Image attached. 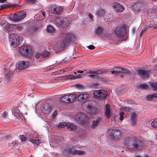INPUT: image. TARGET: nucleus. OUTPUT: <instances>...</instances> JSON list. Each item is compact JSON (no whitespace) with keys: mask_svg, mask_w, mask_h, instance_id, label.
Wrapping results in <instances>:
<instances>
[{"mask_svg":"<svg viewBox=\"0 0 157 157\" xmlns=\"http://www.w3.org/2000/svg\"><path fill=\"white\" fill-rule=\"evenodd\" d=\"M55 21L57 24L64 27H67L69 24V21L66 18L57 17L56 18Z\"/></svg>","mask_w":157,"mask_h":157,"instance_id":"nucleus-10","label":"nucleus"},{"mask_svg":"<svg viewBox=\"0 0 157 157\" xmlns=\"http://www.w3.org/2000/svg\"><path fill=\"white\" fill-rule=\"evenodd\" d=\"M76 87L79 89H82V86L80 84H76Z\"/></svg>","mask_w":157,"mask_h":157,"instance_id":"nucleus-49","label":"nucleus"},{"mask_svg":"<svg viewBox=\"0 0 157 157\" xmlns=\"http://www.w3.org/2000/svg\"><path fill=\"white\" fill-rule=\"evenodd\" d=\"M75 118L78 123L82 124L87 122L88 120L87 116L84 114L82 113L78 114Z\"/></svg>","mask_w":157,"mask_h":157,"instance_id":"nucleus-7","label":"nucleus"},{"mask_svg":"<svg viewBox=\"0 0 157 157\" xmlns=\"http://www.w3.org/2000/svg\"><path fill=\"white\" fill-rule=\"evenodd\" d=\"M47 30L49 32H52L54 30V29L53 27L51 25H49L47 26Z\"/></svg>","mask_w":157,"mask_h":157,"instance_id":"nucleus-35","label":"nucleus"},{"mask_svg":"<svg viewBox=\"0 0 157 157\" xmlns=\"http://www.w3.org/2000/svg\"><path fill=\"white\" fill-rule=\"evenodd\" d=\"M13 72L11 71H6L5 72V77L7 79H9L12 77Z\"/></svg>","mask_w":157,"mask_h":157,"instance_id":"nucleus-26","label":"nucleus"},{"mask_svg":"<svg viewBox=\"0 0 157 157\" xmlns=\"http://www.w3.org/2000/svg\"><path fill=\"white\" fill-rule=\"evenodd\" d=\"M122 67H115L113 69V71H111V73L113 74H117L118 73H121Z\"/></svg>","mask_w":157,"mask_h":157,"instance_id":"nucleus-20","label":"nucleus"},{"mask_svg":"<svg viewBox=\"0 0 157 157\" xmlns=\"http://www.w3.org/2000/svg\"><path fill=\"white\" fill-rule=\"evenodd\" d=\"M63 152L65 154H66L67 153H71L74 155H80L84 154V151L76 150L73 147L66 146L63 148Z\"/></svg>","mask_w":157,"mask_h":157,"instance_id":"nucleus-5","label":"nucleus"},{"mask_svg":"<svg viewBox=\"0 0 157 157\" xmlns=\"http://www.w3.org/2000/svg\"><path fill=\"white\" fill-rule=\"evenodd\" d=\"M23 40V38L22 36H19L15 34H11L9 38V42L12 45L14 44L18 45L21 44Z\"/></svg>","mask_w":157,"mask_h":157,"instance_id":"nucleus-4","label":"nucleus"},{"mask_svg":"<svg viewBox=\"0 0 157 157\" xmlns=\"http://www.w3.org/2000/svg\"><path fill=\"white\" fill-rule=\"evenodd\" d=\"M50 54L49 52L47 51H44L42 53L41 55L43 57H48L49 56Z\"/></svg>","mask_w":157,"mask_h":157,"instance_id":"nucleus-30","label":"nucleus"},{"mask_svg":"<svg viewBox=\"0 0 157 157\" xmlns=\"http://www.w3.org/2000/svg\"><path fill=\"white\" fill-rule=\"evenodd\" d=\"M30 157H34L33 155H31L30 156Z\"/></svg>","mask_w":157,"mask_h":157,"instance_id":"nucleus-62","label":"nucleus"},{"mask_svg":"<svg viewBox=\"0 0 157 157\" xmlns=\"http://www.w3.org/2000/svg\"><path fill=\"white\" fill-rule=\"evenodd\" d=\"M29 140L33 143L37 145L39 144L40 142V141L39 140H35L30 139Z\"/></svg>","mask_w":157,"mask_h":157,"instance_id":"nucleus-32","label":"nucleus"},{"mask_svg":"<svg viewBox=\"0 0 157 157\" xmlns=\"http://www.w3.org/2000/svg\"><path fill=\"white\" fill-rule=\"evenodd\" d=\"M67 79H75V76L73 75H69L67 76Z\"/></svg>","mask_w":157,"mask_h":157,"instance_id":"nucleus-41","label":"nucleus"},{"mask_svg":"<svg viewBox=\"0 0 157 157\" xmlns=\"http://www.w3.org/2000/svg\"><path fill=\"white\" fill-rule=\"evenodd\" d=\"M1 80H2L0 78V82H1Z\"/></svg>","mask_w":157,"mask_h":157,"instance_id":"nucleus-64","label":"nucleus"},{"mask_svg":"<svg viewBox=\"0 0 157 157\" xmlns=\"http://www.w3.org/2000/svg\"><path fill=\"white\" fill-rule=\"evenodd\" d=\"M140 88L143 89L147 90L149 89V86L148 85L145 84H141L140 85Z\"/></svg>","mask_w":157,"mask_h":157,"instance_id":"nucleus-37","label":"nucleus"},{"mask_svg":"<svg viewBox=\"0 0 157 157\" xmlns=\"http://www.w3.org/2000/svg\"><path fill=\"white\" fill-rule=\"evenodd\" d=\"M77 72L78 73H82L84 72V71H82V70H79V71H78Z\"/></svg>","mask_w":157,"mask_h":157,"instance_id":"nucleus-57","label":"nucleus"},{"mask_svg":"<svg viewBox=\"0 0 157 157\" xmlns=\"http://www.w3.org/2000/svg\"><path fill=\"white\" fill-rule=\"evenodd\" d=\"M8 5H2L1 6L2 8H6L8 7Z\"/></svg>","mask_w":157,"mask_h":157,"instance_id":"nucleus-51","label":"nucleus"},{"mask_svg":"<svg viewBox=\"0 0 157 157\" xmlns=\"http://www.w3.org/2000/svg\"><path fill=\"white\" fill-rule=\"evenodd\" d=\"M54 141V142H53V143H55V144H58L59 143V139H58V140H56V141L55 142V141Z\"/></svg>","mask_w":157,"mask_h":157,"instance_id":"nucleus-56","label":"nucleus"},{"mask_svg":"<svg viewBox=\"0 0 157 157\" xmlns=\"http://www.w3.org/2000/svg\"><path fill=\"white\" fill-rule=\"evenodd\" d=\"M138 71L139 75L142 78H147L149 77L150 71L149 70L145 71L140 70H138Z\"/></svg>","mask_w":157,"mask_h":157,"instance_id":"nucleus-18","label":"nucleus"},{"mask_svg":"<svg viewBox=\"0 0 157 157\" xmlns=\"http://www.w3.org/2000/svg\"><path fill=\"white\" fill-rule=\"evenodd\" d=\"M109 137L112 139H117L120 137L121 132L117 129L109 130L108 132Z\"/></svg>","mask_w":157,"mask_h":157,"instance_id":"nucleus-8","label":"nucleus"},{"mask_svg":"<svg viewBox=\"0 0 157 157\" xmlns=\"http://www.w3.org/2000/svg\"><path fill=\"white\" fill-rule=\"evenodd\" d=\"M2 116L4 118H6L8 117V114L7 113L4 112L2 114Z\"/></svg>","mask_w":157,"mask_h":157,"instance_id":"nucleus-46","label":"nucleus"},{"mask_svg":"<svg viewBox=\"0 0 157 157\" xmlns=\"http://www.w3.org/2000/svg\"><path fill=\"white\" fill-rule=\"evenodd\" d=\"M143 32H144V31H142L141 32V34H140V36H141V35L143 33Z\"/></svg>","mask_w":157,"mask_h":157,"instance_id":"nucleus-61","label":"nucleus"},{"mask_svg":"<svg viewBox=\"0 0 157 157\" xmlns=\"http://www.w3.org/2000/svg\"><path fill=\"white\" fill-rule=\"evenodd\" d=\"M57 113V111L56 110L54 111V112L52 114V116L53 117H54L56 116V115Z\"/></svg>","mask_w":157,"mask_h":157,"instance_id":"nucleus-52","label":"nucleus"},{"mask_svg":"<svg viewBox=\"0 0 157 157\" xmlns=\"http://www.w3.org/2000/svg\"><path fill=\"white\" fill-rule=\"evenodd\" d=\"M27 1L30 4H33L36 2V0H27Z\"/></svg>","mask_w":157,"mask_h":157,"instance_id":"nucleus-44","label":"nucleus"},{"mask_svg":"<svg viewBox=\"0 0 157 157\" xmlns=\"http://www.w3.org/2000/svg\"><path fill=\"white\" fill-rule=\"evenodd\" d=\"M137 116L136 115L135 113L131 114V122L132 124L133 125L136 124V121Z\"/></svg>","mask_w":157,"mask_h":157,"instance_id":"nucleus-23","label":"nucleus"},{"mask_svg":"<svg viewBox=\"0 0 157 157\" xmlns=\"http://www.w3.org/2000/svg\"><path fill=\"white\" fill-rule=\"evenodd\" d=\"M51 110V107L48 105H45L43 107L42 112L43 113L47 114Z\"/></svg>","mask_w":157,"mask_h":157,"instance_id":"nucleus-21","label":"nucleus"},{"mask_svg":"<svg viewBox=\"0 0 157 157\" xmlns=\"http://www.w3.org/2000/svg\"><path fill=\"white\" fill-rule=\"evenodd\" d=\"M126 28L124 25L117 26L115 30V33L119 37L122 36L125 32Z\"/></svg>","mask_w":157,"mask_h":157,"instance_id":"nucleus-12","label":"nucleus"},{"mask_svg":"<svg viewBox=\"0 0 157 157\" xmlns=\"http://www.w3.org/2000/svg\"><path fill=\"white\" fill-rule=\"evenodd\" d=\"M20 138L21 140L22 141H24L26 140L25 137L23 135L20 136Z\"/></svg>","mask_w":157,"mask_h":157,"instance_id":"nucleus-48","label":"nucleus"},{"mask_svg":"<svg viewBox=\"0 0 157 157\" xmlns=\"http://www.w3.org/2000/svg\"><path fill=\"white\" fill-rule=\"evenodd\" d=\"M6 0H0V2L1 3L4 2Z\"/></svg>","mask_w":157,"mask_h":157,"instance_id":"nucleus-59","label":"nucleus"},{"mask_svg":"<svg viewBox=\"0 0 157 157\" xmlns=\"http://www.w3.org/2000/svg\"><path fill=\"white\" fill-rule=\"evenodd\" d=\"M103 29L101 26H99L96 28L94 30L95 33L98 35H101L103 33Z\"/></svg>","mask_w":157,"mask_h":157,"instance_id":"nucleus-25","label":"nucleus"},{"mask_svg":"<svg viewBox=\"0 0 157 157\" xmlns=\"http://www.w3.org/2000/svg\"><path fill=\"white\" fill-rule=\"evenodd\" d=\"M124 144L127 148L132 150H140L143 145L141 141H139L134 138L126 137L124 140Z\"/></svg>","mask_w":157,"mask_h":157,"instance_id":"nucleus-1","label":"nucleus"},{"mask_svg":"<svg viewBox=\"0 0 157 157\" xmlns=\"http://www.w3.org/2000/svg\"><path fill=\"white\" fill-rule=\"evenodd\" d=\"M124 113L123 112H121L120 113V119L121 121H122L123 120L124 117H123V116H124Z\"/></svg>","mask_w":157,"mask_h":157,"instance_id":"nucleus-43","label":"nucleus"},{"mask_svg":"<svg viewBox=\"0 0 157 157\" xmlns=\"http://www.w3.org/2000/svg\"><path fill=\"white\" fill-rule=\"evenodd\" d=\"M69 103L73 102L77 98V95L75 94H72L68 95Z\"/></svg>","mask_w":157,"mask_h":157,"instance_id":"nucleus-24","label":"nucleus"},{"mask_svg":"<svg viewBox=\"0 0 157 157\" xmlns=\"http://www.w3.org/2000/svg\"><path fill=\"white\" fill-rule=\"evenodd\" d=\"M151 125L152 127L155 128H157V118L155 119L151 122Z\"/></svg>","mask_w":157,"mask_h":157,"instance_id":"nucleus-33","label":"nucleus"},{"mask_svg":"<svg viewBox=\"0 0 157 157\" xmlns=\"http://www.w3.org/2000/svg\"><path fill=\"white\" fill-rule=\"evenodd\" d=\"M29 62L26 61H22L16 64V67L19 70H22L26 68L29 65Z\"/></svg>","mask_w":157,"mask_h":157,"instance_id":"nucleus-13","label":"nucleus"},{"mask_svg":"<svg viewBox=\"0 0 157 157\" xmlns=\"http://www.w3.org/2000/svg\"><path fill=\"white\" fill-rule=\"evenodd\" d=\"M37 15L40 16L41 18L43 19L45 17V12L41 11L38 13Z\"/></svg>","mask_w":157,"mask_h":157,"instance_id":"nucleus-36","label":"nucleus"},{"mask_svg":"<svg viewBox=\"0 0 157 157\" xmlns=\"http://www.w3.org/2000/svg\"><path fill=\"white\" fill-rule=\"evenodd\" d=\"M63 9L60 6L55 5L51 7V13L53 14H59L62 11Z\"/></svg>","mask_w":157,"mask_h":157,"instance_id":"nucleus-17","label":"nucleus"},{"mask_svg":"<svg viewBox=\"0 0 157 157\" xmlns=\"http://www.w3.org/2000/svg\"><path fill=\"white\" fill-rule=\"evenodd\" d=\"M67 124L65 122H60L59 123V125H58L59 128H63L65 126H67Z\"/></svg>","mask_w":157,"mask_h":157,"instance_id":"nucleus-34","label":"nucleus"},{"mask_svg":"<svg viewBox=\"0 0 157 157\" xmlns=\"http://www.w3.org/2000/svg\"><path fill=\"white\" fill-rule=\"evenodd\" d=\"M63 62H65V59L63 60Z\"/></svg>","mask_w":157,"mask_h":157,"instance_id":"nucleus-63","label":"nucleus"},{"mask_svg":"<svg viewBox=\"0 0 157 157\" xmlns=\"http://www.w3.org/2000/svg\"><path fill=\"white\" fill-rule=\"evenodd\" d=\"M85 76V75L83 74H78L75 76V79L77 78H84Z\"/></svg>","mask_w":157,"mask_h":157,"instance_id":"nucleus-38","label":"nucleus"},{"mask_svg":"<svg viewBox=\"0 0 157 157\" xmlns=\"http://www.w3.org/2000/svg\"><path fill=\"white\" fill-rule=\"evenodd\" d=\"M89 17L91 18L92 19L93 17V16L90 14H89Z\"/></svg>","mask_w":157,"mask_h":157,"instance_id":"nucleus-58","label":"nucleus"},{"mask_svg":"<svg viewBox=\"0 0 157 157\" xmlns=\"http://www.w3.org/2000/svg\"><path fill=\"white\" fill-rule=\"evenodd\" d=\"M121 73L128 74L129 73V71L127 69L122 68V71L121 72Z\"/></svg>","mask_w":157,"mask_h":157,"instance_id":"nucleus-40","label":"nucleus"},{"mask_svg":"<svg viewBox=\"0 0 157 157\" xmlns=\"http://www.w3.org/2000/svg\"><path fill=\"white\" fill-rule=\"evenodd\" d=\"M107 94V92L103 90H96L93 93L94 97L99 99L105 98Z\"/></svg>","mask_w":157,"mask_h":157,"instance_id":"nucleus-9","label":"nucleus"},{"mask_svg":"<svg viewBox=\"0 0 157 157\" xmlns=\"http://www.w3.org/2000/svg\"><path fill=\"white\" fill-rule=\"evenodd\" d=\"M67 128L70 130L73 131L76 128L77 126L73 123L71 122H68L67 124Z\"/></svg>","mask_w":157,"mask_h":157,"instance_id":"nucleus-22","label":"nucleus"},{"mask_svg":"<svg viewBox=\"0 0 157 157\" xmlns=\"http://www.w3.org/2000/svg\"><path fill=\"white\" fill-rule=\"evenodd\" d=\"M4 18H1L0 19V23L1 24V25H3L4 24H5L6 21L3 20Z\"/></svg>","mask_w":157,"mask_h":157,"instance_id":"nucleus-45","label":"nucleus"},{"mask_svg":"<svg viewBox=\"0 0 157 157\" xmlns=\"http://www.w3.org/2000/svg\"><path fill=\"white\" fill-rule=\"evenodd\" d=\"M85 72V73H86V74H91V73H92V71L90 70H84Z\"/></svg>","mask_w":157,"mask_h":157,"instance_id":"nucleus-50","label":"nucleus"},{"mask_svg":"<svg viewBox=\"0 0 157 157\" xmlns=\"http://www.w3.org/2000/svg\"><path fill=\"white\" fill-rule=\"evenodd\" d=\"M115 11L118 12H121L124 10V7L118 3H114L112 5Z\"/></svg>","mask_w":157,"mask_h":157,"instance_id":"nucleus-16","label":"nucleus"},{"mask_svg":"<svg viewBox=\"0 0 157 157\" xmlns=\"http://www.w3.org/2000/svg\"><path fill=\"white\" fill-rule=\"evenodd\" d=\"M87 108L90 110H91L92 108V106L90 105H88V106H87Z\"/></svg>","mask_w":157,"mask_h":157,"instance_id":"nucleus-55","label":"nucleus"},{"mask_svg":"<svg viewBox=\"0 0 157 157\" xmlns=\"http://www.w3.org/2000/svg\"><path fill=\"white\" fill-rule=\"evenodd\" d=\"M101 73L102 71H92L91 74L88 75V76L97 80H103L104 79L103 78L100 77L98 75V74Z\"/></svg>","mask_w":157,"mask_h":157,"instance_id":"nucleus-14","label":"nucleus"},{"mask_svg":"<svg viewBox=\"0 0 157 157\" xmlns=\"http://www.w3.org/2000/svg\"><path fill=\"white\" fill-rule=\"evenodd\" d=\"M101 120V119L100 117L95 119L92 122L90 126V128L93 129L96 128L100 124Z\"/></svg>","mask_w":157,"mask_h":157,"instance_id":"nucleus-15","label":"nucleus"},{"mask_svg":"<svg viewBox=\"0 0 157 157\" xmlns=\"http://www.w3.org/2000/svg\"><path fill=\"white\" fill-rule=\"evenodd\" d=\"M14 28H16L19 30L21 29L22 28L21 26L20 25H14Z\"/></svg>","mask_w":157,"mask_h":157,"instance_id":"nucleus-42","label":"nucleus"},{"mask_svg":"<svg viewBox=\"0 0 157 157\" xmlns=\"http://www.w3.org/2000/svg\"><path fill=\"white\" fill-rule=\"evenodd\" d=\"M111 113L110 111L109 105L107 104L105 106V116L109 119L111 116Z\"/></svg>","mask_w":157,"mask_h":157,"instance_id":"nucleus-19","label":"nucleus"},{"mask_svg":"<svg viewBox=\"0 0 157 157\" xmlns=\"http://www.w3.org/2000/svg\"><path fill=\"white\" fill-rule=\"evenodd\" d=\"M26 16V13L23 11L16 12L14 14H10L9 17V19L12 21H18L24 19Z\"/></svg>","mask_w":157,"mask_h":157,"instance_id":"nucleus-3","label":"nucleus"},{"mask_svg":"<svg viewBox=\"0 0 157 157\" xmlns=\"http://www.w3.org/2000/svg\"><path fill=\"white\" fill-rule=\"evenodd\" d=\"M90 97V95L88 94L81 92L79 93L77 96V98L78 101L85 102L87 101Z\"/></svg>","mask_w":157,"mask_h":157,"instance_id":"nucleus-11","label":"nucleus"},{"mask_svg":"<svg viewBox=\"0 0 157 157\" xmlns=\"http://www.w3.org/2000/svg\"><path fill=\"white\" fill-rule=\"evenodd\" d=\"M95 47L92 45H90L88 47V48L90 50H93L95 48Z\"/></svg>","mask_w":157,"mask_h":157,"instance_id":"nucleus-47","label":"nucleus"},{"mask_svg":"<svg viewBox=\"0 0 157 157\" xmlns=\"http://www.w3.org/2000/svg\"><path fill=\"white\" fill-rule=\"evenodd\" d=\"M40 54L38 53H36L35 55V57L37 59L39 58L40 57Z\"/></svg>","mask_w":157,"mask_h":157,"instance_id":"nucleus-53","label":"nucleus"},{"mask_svg":"<svg viewBox=\"0 0 157 157\" xmlns=\"http://www.w3.org/2000/svg\"><path fill=\"white\" fill-rule=\"evenodd\" d=\"M14 25L9 24L6 27V29L9 31H11L13 30L14 28Z\"/></svg>","mask_w":157,"mask_h":157,"instance_id":"nucleus-31","label":"nucleus"},{"mask_svg":"<svg viewBox=\"0 0 157 157\" xmlns=\"http://www.w3.org/2000/svg\"><path fill=\"white\" fill-rule=\"evenodd\" d=\"M151 86L154 90H157V82L155 83H152Z\"/></svg>","mask_w":157,"mask_h":157,"instance_id":"nucleus-39","label":"nucleus"},{"mask_svg":"<svg viewBox=\"0 0 157 157\" xmlns=\"http://www.w3.org/2000/svg\"><path fill=\"white\" fill-rule=\"evenodd\" d=\"M135 157H141L140 155H137V156H135Z\"/></svg>","mask_w":157,"mask_h":157,"instance_id":"nucleus-60","label":"nucleus"},{"mask_svg":"<svg viewBox=\"0 0 157 157\" xmlns=\"http://www.w3.org/2000/svg\"><path fill=\"white\" fill-rule=\"evenodd\" d=\"M124 109L127 111H129L130 110V109L129 107H125L124 108Z\"/></svg>","mask_w":157,"mask_h":157,"instance_id":"nucleus-54","label":"nucleus"},{"mask_svg":"<svg viewBox=\"0 0 157 157\" xmlns=\"http://www.w3.org/2000/svg\"><path fill=\"white\" fill-rule=\"evenodd\" d=\"M60 101L63 102L69 103L68 95L63 96L61 98Z\"/></svg>","mask_w":157,"mask_h":157,"instance_id":"nucleus-27","label":"nucleus"},{"mask_svg":"<svg viewBox=\"0 0 157 157\" xmlns=\"http://www.w3.org/2000/svg\"><path fill=\"white\" fill-rule=\"evenodd\" d=\"M154 98H157V93H154L152 95H149L147 97V100H151Z\"/></svg>","mask_w":157,"mask_h":157,"instance_id":"nucleus-29","label":"nucleus"},{"mask_svg":"<svg viewBox=\"0 0 157 157\" xmlns=\"http://www.w3.org/2000/svg\"><path fill=\"white\" fill-rule=\"evenodd\" d=\"M19 52L22 55L28 57H30L32 54L31 48L26 46H23L21 47L19 49Z\"/></svg>","mask_w":157,"mask_h":157,"instance_id":"nucleus-6","label":"nucleus"},{"mask_svg":"<svg viewBox=\"0 0 157 157\" xmlns=\"http://www.w3.org/2000/svg\"><path fill=\"white\" fill-rule=\"evenodd\" d=\"M105 13V11L102 9H100L97 12V15L98 17L103 16Z\"/></svg>","mask_w":157,"mask_h":157,"instance_id":"nucleus-28","label":"nucleus"},{"mask_svg":"<svg viewBox=\"0 0 157 157\" xmlns=\"http://www.w3.org/2000/svg\"><path fill=\"white\" fill-rule=\"evenodd\" d=\"M75 39V37L72 33L68 34L65 38L60 42L59 46L62 48L65 47L74 41Z\"/></svg>","mask_w":157,"mask_h":157,"instance_id":"nucleus-2","label":"nucleus"}]
</instances>
